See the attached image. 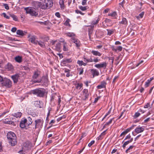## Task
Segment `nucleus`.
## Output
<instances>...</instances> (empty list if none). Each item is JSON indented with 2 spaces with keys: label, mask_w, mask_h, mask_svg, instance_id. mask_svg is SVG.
Masks as SVG:
<instances>
[{
  "label": "nucleus",
  "mask_w": 154,
  "mask_h": 154,
  "mask_svg": "<svg viewBox=\"0 0 154 154\" xmlns=\"http://www.w3.org/2000/svg\"><path fill=\"white\" fill-rule=\"evenodd\" d=\"M75 12L77 14H80L83 15L84 14V13L80 11L79 10H76L75 11Z\"/></svg>",
  "instance_id": "nucleus-57"
},
{
  "label": "nucleus",
  "mask_w": 154,
  "mask_h": 154,
  "mask_svg": "<svg viewBox=\"0 0 154 154\" xmlns=\"http://www.w3.org/2000/svg\"><path fill=\"white\" fill-rule=\"evenodd\" d=\"M34 105L35 106L39 107L40 108H41V107L40 105V101H35L33 102Z\"/></svg>",
  "instance_id": "nucleus-30"
},
{
  "label": "nucleus",
  "mask_w": 154,
  "mask_h": 154,
  "mask_svg": "<svg viewBox=\"0 0 154 154\" xmlns=\"http://www.w3.org/2000/svg\"><path fill=\"white\" fill-rule=\"evenodd\" d=\"M95 143V141L94 140H92L91 142L90 143H88V146L91 147L93 144Z\"/></svg>",
  "instance_id": "nucleus-56"
},
{
  "label": "nucleus",
  "mask_w": 154,
  "mask_h": 154,
  "mask_svg": "<svg viewBox=\"0 0 154 154\" xmlns=\"http://www.w3.org/2000/svg\"><path fill=\"white\" fill-rule=\"evenodd\" d=\"M26 118H22L20 122V126L21 128H24L26 126Z\"/></svg>",
  "instance_id": "nucleus-15"
},
{
  "label": "nucleus",
  "mask_w": 154,
  "mask_h": 154,
  "mask_svg": "<svg viewBox=\"0 0 154 154\" xmlns=\"http://www.w3.org/2000/svg\"><path fill=\"white\" fill-rule=\"evenodd\" d=\"M27 14H29L31 16L36 17L38 15V12L34 8L27 7L24 8Z\"/></svg>",
  "instance_id": "nucleus-4"
},
{
  "label": "nucleus",
  "mask_w": 154,
  "mask_h": 154,
  "mask_svg": "<svg viewBox=\"0 0 154 154\" xmlns=\"http://www.w3.org/2000/svg\"><path fill=\"white\" fill-rule=\"evenodd\" d=\"M144 129L142 127H137L135 130V131L137 134L141 133L143 131Z\"/></svg>",
  "instance_id": "nucleus-20"
},
{
  "label": "nucleus",
  "mask_w": 154,
  "mask_h": 154,
  "mask_svg": "<svg viewBox=\"0 0 154 154\" xmlns=\"http://www.w3.org/2000/svg\"><path fill=\"white\" fill-rule=\"evenodd\" d=\"M66 35L67 36L71 37V39L75 38V35L73 32H67L66 33Z\"/></svg>",
  "instance_id": "nucleus-23"
},
{
  "label": "nucleus",
  "mask_w": 154,
  "mask_h": 154,
  "mask_svg": "<svg viewBox=\"0 0 154 154\" xmlns=\"http://www.w3.org/2000/svg\"><path fill=\"white\" fill-rule=\"evenodd\" d=\"M25 32H23L22 30H18L17 31V35H21L22 36H23L25 35L24 33Z\"/></svg>",
  "instance_id": "nucleus-31"
},
{
  "label": "nucleus",
  "mask_w": 154,
  "mask_h": 154,
  "mask_svg": "<svg viewBox=\"0 0 154 154\" xmlns=\"http://www.w3.org/2000/svg\"><path fill=\"white\" fill-rule=\"evenodd\" d=\"M103 138V137L101 136L100 135L99 136L97 137V140H101Z\"/></svg>",
  "instance_id": "nucleus-62"
},
{
  "label": "nucleus",
  "mask_w": 154,
  "mask_h": 154,
  "mask_svg": "<svg viewBox=\"0 0 154 154\" xmlns=\"http://www.w3.org/2000/svg\"><path fill=\"white\" fill-rule=\"evenodd\" d=\"M144 12H141L138 16L136 17V18L138 19H139L140 18H142L143 17V16L144 15Z\"/></svg>",
  "instance_id": "nucleus-36"
},
{
  "label": "nucleus",
  "mask_w": 154,
  "mask_h": 154,
  "mask_svg": "<svg viewBox=\"0 0 154 154\" xmlns=\"http://www.w3.org/2000/svg\"><path fill=\"white\" fill-rule=\"evenodd\" d=\"M84 61V62H86V63H89L88 62L89 59L87 58L85 56L83 57Z\"/></svg>",
  "instance_id": "nucleus-61"
},
{
  "label": "nucleus",
  "mask_w": 154,
  "mask_h": 154,
  "mask_svg": "<svg viewBox=\"0 0 154 154\" xmlns=\"http://www.w3.org/2000/svg\"><path fill=\"white\" fill-rule=\"evenodd\" d=\"M64 0H60L59 2L60 5V7L63 9L64 8Z\"/></svg>",
  "instance_id": "nucleus-32"
},
{
  "label": "nucleus",
  "mask_w": 154,
  "mask_h": 154,
  "mask_svg": "<svg viewBox=\"0 0 154 154\" xmlns=\"http://www.w3.org/2000/svg\"><path fill=\"white\" fill-rule=\"evenodd\" d=\"M119 23L127 26L128 24V21L126 18L123 17L122 20L119 22Z\"/></svg>",
  "instance_id": "nucleus-16"
},
{
  "label": "nucleus",
  "mask_w": 154,
  "mask_h": 154,
  "mask_svg": "<svg viewBox=\"0 0 154 154\" xmlns=\"http://www.w3.org/2000/svg\"><path fill=\"white\" fill-rule=\"evenodd\" d=\"M134 146L133 145L130 146L128 149H127V150L125 151V152L127 153H128V152H130L129 151L133 148Z\"/></svg>",
  "instance_id": "nucleus-42"
},
{
  "label": "nucleus",
  "mask_w": 154,
  "mask_h": 154,
  "mask_svg": "<svg viewBox=\"0 0 154 154\" xmlns=\"http://www.w3.org/2000/svg\"><path fill=\"white\" fill-rule=\"evenodd\" d=\"M134 127V126H132L131 127L128 128H127L125 131H126V132L128 133V132L130 131L131 129H132Z\"/></svg>",
  "instance_id": "nucleus-51"
},
{
  "label": "nucleus",
  "mask_w": 154,
  "mask_h": 154,
  "mask_svg": "<svg viewBox=\"0 0 154 154\" xmlns=\"http://www.w3.org/2000/svg\"><path fill=\"white\" fill-rule=\"evenodd\" d=\"M107 31V35H111L113 34L114 32V29H106Z\"/></svg>",
  "instance_id": "nucleus-27"
},
{
  "label": "nucleus",
  "mask_w": 154,
  "mask_h": 154,
  "mask_svg": "<svg viewBox=\"0 0 154 154\" xmlns=\"http://www.w3.org/2000/svg\"><path fill=\"white\" fill-rule=\"evenodd\" d=\"M1 15H3L4 17L6 18L7 19H9L10 18V17L7 16L6 14L5 13H3L1 14Z\"/></svg>",
  "instance_id": "nucleus-48"
},
{
  "label": "nucleus",
  "mask_w": 154,
  "mask_h": 154,
  "mask_svg": "<svg viewBox=\"0 0 154 154\" xmlns=\"http://www.w3.org/2000/svg\"><path fill=\"white\" fill-rule=\"evenodd\" d=\"M26 125L28 126L31 125L32 123V119L30 117H27V118L26 119Z\"/></svg>",
  "instance_id": "nucleus-21"
},
{
  "label": "nucleus",
  "mask_w": 154,
  "mask_h": 154,
  "mask_svg": "<svg viewBox=\"0 0 154 154\" xmlns=\"http://www.w3.org/2000/svg\"><path fill=\"white\" fill-rule=\"evenodd\" d=\"M116 12H113L110 13L108 14V15L109 16H111L112 17H114V18L116 17Z\"/></svg>",
  "instance_id": "nucleus-38"
},
{
  "label": "nucleus",
  "mask_w": 154,
  "mask_h": 154,
  "mask_svg": "<svg viewBox=\"0 0 154 154\" xmlns=\"http://www.w3.org/2000/svg\"><path fill=\"white\" fill-rule=\"evenodd\" d=\"M83 61L82 60H78L77 62V63L80 66L82 65V63Z\"/></svg>",
  "instance_id": "nucleus-53"
},
{
  "label": "nucleus",
  "mask_w": 154,
  "mask_h": 154,
  "mask_svg": "<svg viewBox=\"0 0 154 154\" xmlns=\"http://www.w3.org/2000/svg\"><path fill=\"white\" fill-rule=\"evenodd\" d=\"M133 138H131L130 140L125 142L122 146V147L124 149H125L126 146L128 145L131 142L133 141Z\"/></svg>",
  "instance_id": "nucleus-19"
},
{
  "label": "nucleus",
  "mask_w": 154,
  "mask_h": 154,
  "mask_svg": "<svg viewBox=\"0 0 154 154\" xmlns=\"http://www.w3.org/2000/svg\"><path fill=\"white\" fill-rule=\"evenodd\" d=\"M35 128H42L43 123L44 121L42 119H37L35 121Z\"/></svg>",
  "instance_id": "nucleus-7"
},
{
  "label": "nucleus",
  "mask_w": 154,
  "mask_h": 154,
  "mask_svg": "<svg viewBox=\"0 0 154 154\" xmlns=\"http://www.w3.org/2000/svg\"><path fill=\"white\" fill-rule=\"evenodd\" d=\"M112 109V107H111L110 109H109V110L108 112L106 113V114L105 115V116H107L108 115H109Z\"/></svg>",
  "instance_id": "nucleus-58"
},
{
  "label": "nucleus",
  "mask_w": 154,
  "mask_h": 154,
  "mask_svg": "<svg viewBox=\"0 0 154 154\" xmlns=\"http://www.w3.org/2000/svg\"><path fill=\"white\" fill-rule=\"evenodd\" d=\"M91 82L88 81H85L84 82V83L85 85L87 87L88 86V84L89 83H91Z\"/></svg>",
  "instance_id": "nucleus-55"
},
{
  "label": "nucleus",
  "mask_w": 154,
  "mask_h": 154,
  "mask_svg": "<svg viewBox=\"0 0 154 154\" xmlns=\"http://www.w3.org/2000/svg\"><path fill=\"white\" fill-rule=\"evenodd\" d=\"M15 60L17 63H20L22 61V57L20 56H18L15 57Z\"/></svg>",
  "instance_id": "nucleus-22"
},
{
  "label": "nucleus",
  "mask_w": 154,
  "mask_h": 154,
  "mask_svg": "<svg viewBox=\"0 0 154 154\" xmlns=\"http://www.w3.org/2000/svg\"><path fill=\"white\" fill-rule=\"evenodd\" d=\"M11 78L13 80L14 83H17L18 80L20 79V75L19 74H16L11 76Z\"/></svg>",
  "instance_id": "nucleus-10"
},
{
  "label": "nucleus",
  "mask_w": 154,
  "mask_h": 154,
  "mask_svg": "<svg viewBox=\"0 0 154 154\" xmlns=\"http://www.w3.org/2000/svg\"><path fill=\"white\" fill-rule=\"evenodd\" d=\"M70 40L75 44V46L78 48L80 46L81 43L80 41L78 39L76 38H72L70 39Z\"/></svg>",
  "instance_id": "nucleus-11"
},
{
  "label": "nucleus",
  "mask_w": 154,
  "mask_h": 154,
  "mask_svg": "<svg viewBox=\"0 0 154 154\" xmlns=\"http://www.w3.org/2000/svg\"><path fill=\"white\" fill-rule=\"evenodd\" d=\"M100 19L98 18L97 19H95L92 22L91 24L92 25H94L98 23L99 21L100 20Z\"/></svg>",
  "instance_id": "nucleus-29"
},
{
  "label": "nucleus",
  "mask_w": 154,
  "mask_h": 154,
  "mask_svg": "<svg viewBox=\"0 0 154 154\" xmlns=\"http://www.w3.org/2000/svg\"><path fill=\"white\" fill-rule=\"evenodd\" d=\"M44 1L40 4L41 8L46 9L50 8L53 5L52 0H43Z\"/></svg>",
  "instance_id": "nucleus-3"
},
{
  "label": "nucleus",
  "mask_w": 154,
  "mask_h": 154,
  "mask_svg": "<svg viewBox=\"0 0 154 154\" xmlns=\"http://www.w3.org/2000/svg\"><path fill=\"white\" fill-rule=\"evenodd\" d=\"M83 86L82 83H78L76 86L75 88L78 90H80Z\"/></svg>",
  "instance_id": "nucleus-34"
},
{
  "label": "nucleus",
  "mask_w": 154,
  "mask_h": 154,
  "mask_svg": "<svg viewBox=\"0 0 154 154\" xmlns=\"http://www.w3.org/2000/svg\"><path fill=\"white\" fill-rule=\"evenodd\" d=\"M93 30V28L92 27H91L90 29H88V35H89V37H90V36Z\"/></svg>",
  "instance_id": "nucleus-43"
},
{
  "label": "nucleus",
  "mask_w": 154,
  "mask_h": 154,
  "mask_svg": "<svg viewBox=\"0 0 154 154\" xmlns=\"http://www.w3.org/2000/svg\"><path fill=\"white\" fill-rule=\"evenodd\" d=\"M91 53L94 56H100L101 55V54L99 52L94 50H92L91 51Z\"/></svg>",
  "instance_id": "nucleus-26"
},
{
  "label": "nucleus",
  "mask_w": 154,
  "mask_h": 154,
  "mask_svg": "<svg viewBox=\"0 0 154 154\" xmlns=\"http://www.w3.org/2000/svg\"><path fill=\"white\" fill-rule=\"evenodd\" d=\"M38 44L42 48L45 47V45L44 43L43 42H42L41 41H37V44Z\"/></svg>",
  "instance_id": "nucleus-28"
},
{
  "label": "nucleus",
  "mask_w": 154,
  "mask_h": 154,
  "mask_svg": "<svg viewBox=\"0 0 154 154\" xmlns=\"http://www.w3.org/2000/svg\"><path fill=\"white\" fill-rule=\"evenodd\" d=\"M70 20L69 19H67L64 23V24L65 25L68 26H70V25L69 23L70 22Z\"/></svg>",
  "instance_id": "nucleus-41"
},
{
  "label": "nucleus",
  "mask_w": 154,
  "mask_h": 154,
  "mask_svg": "<svg viewBox=\"0 0 154 154\" xmlns=\"http://www.w3.org/2000/svg\"><path fill=\"white\" fill-rule=\"evenodd\" d=\"M98 57H96L95 58H94L93 60V61L95 63L98 62L99 60H100L98 59Z\"/></svg>",
  "instance_id": "nucleus-64"
},
{
  "label": "nucleus",
  "mask_w": 154,
  "mask_h": 154,
  "mask_svg": "<svg viewBox=\"0 0 154 154\" xmlns=\"http://www.w3.org/2000/svg\"><path fill=\"white\" fill-rule=\"evenodd\" d=\"M87 0H82V4L83 5H85L87 4Z\"/></svg>",
  "instance_id": "nucleus-60"
},
{
  "label": "nucleus",
  "mask_w": 154,
  "mask_h": 154,
  "mask_svg": "<svg viewBox=\"0 0 154 154\" xmlns=\"http://www.w3.org/2000/svg\"><path fill=\"white\" fill-rule=\"evenodd\" d=\"M106 83L104 81H103L101 83V84L100 85H98L97 86L98 89H101L102 88H105Z\"/></svg>",
  "instance_id": "nucleus-18"
},
{
  "label": "nucleus",
  "mask_w": 154,
  "mask_h": 154,
  "mask_svg": "<svg viewBox=\"0 0 154 154\" xmlns=\"http://www.w3.org/2000/svg\"><path fill=\"white\" fill-rule=\"evenodd\" d=\"M150 83V81H149V80H147V81L146 82L145 84V86L146 88H147L148 87Z\"/></svg>",
  "instance_id": "nucleus-45"
},
{
  "label": "nucleus",
  "mask_w": 154,
  "mask_h": 154,
  "mask_svg": "<svg viewBox=\"0 0 154 154\" xmlns=\"http://www.w3.org/2000/svg\"><path fill=\"white\" fill-rule=\"evenodd\" d=\"M31 93L38 97H43L45 95H47L48 92L43 88H37L32 90Z\"/></svg>",
  "instance_id": "nucleus-1"
},
{
  "label": "nucleus",
  "mask_w": 154,
  "mask_h": 154,
  "mask_svg": "<svg viewBox=\"0 0 154 154\" xmlns=\"http://www.w3.org/2000/svg\"><path fill=\"white\" fill-rule=\"evenodd\" d=\"M140 113L138 112H136L135 114L134 117L135 118H137V117H138V116H140Z\"/></svg>",
  "instance_id": "nucleus-59"
},
{
  "label": "nucleus",
  "mask_w": 154,
  "mask_h": 154,
  "mask_svg": "<svg viewBox=\"0 0 154 154\" xmlns=\"http://www.w3.org/2000/svg\"><path fill=\"white\" fill-rule=\"evenodd\" d=\"M91 71L92 72V74L93 75H98L99 74V72L96 69H92Z\"/></svg>",
  "instance_id": "nucleus-37"
},
{
  "label": "nucleus",
  "mask_w": 154,
  "mask_h": 154,
  "mask_svg": "<svg viewBox=\"0 0 154 154\" xmlns=\"http://www.w3.org/2000/svg\"><path fill=\"white\" fill-rule=\"evenodd\" d=\"M41 74V72L38 70L35 71L33 75L32 76V78L34 79V80L38 78Z\"/></svg>",
  "instance_id": "nucleus-14"
},
{
  "label": "nucleus",
  "mask_w": 154,
  "mask_h": 154,
  "mask_svg": "<svg viewBox=\"0 0 154 154\" xmlns=\"http://www.w3.org/2000/svg\"><path fill=\"white\" fill-rule=\"evenodd\" d=\"M122 49V47L121 46H119L117 47V51H121Z\"/></svg>",
  "instance_id": "nucleus-54"
},
{
  "label": "nucleus",
  "mask_w": 154,
  "mask_h": 154,
  "mask_svg": "<svg viewBox=\"0 0 154 154\" xmlns=\"http://www.w3.org/2000/svg\"><path fill=\"white\" fill-rule=\"evenodd\" d=\"M10 16L13 18V20L15 21H18L17 17L15 15L12 14L10 15Z\"/></svg>",
  "instance_id": "nucleus-40"
},
{
  "label": "nucleus",
  "mask_w": 154,
  "mask_h": 154,
  "mask_svg": "<svg viewBox=\"0 0 154 154\" xmlns=\"http://www.w3.org/2000/svg\"><path fill=\"white\" fill-rule=\"evenodd\" d=\"M3 6H4L6 9L8 10L9 9V8L8 4H3Z\"/></svg>",
  "instance_id": "nucleus-49"
},
{
  "label": "nucleus",
  "mask_w": 154,
  "mask_h": 154,
  "mask_svg": "<svg viewBox=\"0 0 154 154\" xmlns=\"http://www.w3.org/2000/svg\"><path fill=\"white\" fill-rule=\"evenodd\" d=\"M7 67L9 70H11L13 69V66L11 64H8Z\"/></svg>",
  "instance_id": "nucleus-52"
},
{
  "label": "nucleus",
  "mask_w": 154,
  "mask_h": 154,
  "mask_svg": "<svg viewBox=\"0 0 154 154\" xmlns=\"http://www.w3.org/2000/svg\"><path fill=\"white\" fill-rule=\"evenodd\" d=\"M114 119V118H112L111 119L109 122H106L104 125V126L103 127V128L105 127L106 126L109 125L111 124L112 123L113 120Z\"/></svg>",
  "instance_id": "nucleus-35"
},
{
  "label": "nucleus",
  "mask_w": 154,
  "mask_h": 154,
  "mask_svg": "<svg viewBox=\"0 0 154 154\" xmlns=\"http://www.w3.org/2000/svg\"><path fill=\"white\" fill-rule=\"evenodd\" d=\"M83 93V98L84 100H86L88 98L89 92L87 89H85L82 91Z\"/></svg>",
  "instance_id": "nucleus-9"
},
{
  "label": "nucleus",
  "mask_w": 154,
  "mask_h": 154,
  "mask_svg": "<svg viewBox=\"0 0 154 154\" xmlns=\"http://www.w3.org/2000/svg\"><path fill=\"white\" fill-rule=\"evenodd\" d=\"M131 136L130 134H128V135H127L125 137V139H124V140L123 142H122V143H123L124 141L125 140H126L128 139H129L131 138Z\"/></svg>",
  "instance_id": "nucleus-50"
},
{
  "label": "nucleus",
  "mask_w": 154,
  "mask_h": 154,
  "mask_svg": "<svg viewBox=\"0 0 154 154\" xmlns=\"http://www.w3.org/2000/svg\"><path fill=\"white\" fill-rule=\"evenodd\" d=\"M22 115V113L20 112H17L16 113H13L12 115L16 118H20L21 117Z\"/></svg>",
  "instance_id": "nucleus-24"
},
{
  "label": "nucleus",
  "mask_w": 154,
  "mask_h": 154,
  "mask_svg": "<svg viewBox=\"0 0 154 154\" xmlns=\"http://www.w3.org/2000/svg\"><path fill=\"white\" fill-rule=\"evenodd\" d=\"M127 133L126 132V131H123L120 134V137L122 136L123 135L124 136L125 134H126Z\"/></svg>",
  "instance_id": "nucleus-63"
},
{
  "label": "nucleus",
  "mask_w": 154,
  "mask_h": 154,
  "mask_svg": "<svg viewBox=\"0 0 154 154\" xmlns=\"http://www.w3.org/2000/svg\"><path fill=\"white\" fill-rule=\"evenodd\" d=\"M144 62V61L143 60H141L137 64L136 66L135 67H133V68H132L131 69L134 68L136 67H137L138 66H139L140 65H141Z\"/></svg>",
  "instance_id": "nucleus-46"
},
{
  "label": "nucleus",
  "mask_w": 154,
  "mask_h": 154,
  "mask_svg": "<svg viewBox=\"0 0 154 154\" xmlns=\"http://www.w3.org/2000/svg\"><path fill=\"white\" fill-rule=\"evenodd\" d=\"M7 138L9 143L14 146L17 143L16 136L14 133L10 131L7 134Z\"/></svg>",
  "instance_id": "nucleus-2"
},
{
  "label": "nucleus",
  "mask_w": 154,
  "mask_h": 154,
  "mask_svg": "<svg viewBox=\"0 0 154 154\" xmlns=\"http://www.w3.org/2000/svg\"><path fill=\"white\" fill-rule=\"evenodd\" d=\"M79 8L82 11H85L88 8V6H79Z\"/></svg>",
  "instance_id": "nucleus-39"
},
{
  "label": "nucleus",
  "mask_w": 154,
  "mask_h": 154,
  "mask_svg": "<svg viewBox=\"0 0 154 154\" xmlns=\"http://www.w3.org/2000/svg\"><path fill=\"white\" fill-rule=\"evenodd\" d=\"M52 45H54L53 48L54 50L58 51L61 50L60 44L59 42H57V41H55L53 42Z\"/></svg>",
  "instance_id": "nucleus-8"
},
{
  "label": "nucleus",
  "mask_w": 154,
  "mask_h": 154,
  "mask_svg": "<svg viewBox=\"0 0 154 154\" xmlns=\"http://www.w3.org/2000/svg\"><path fill=\"white\" fill-rule=\"evenodd\" d=\"M35 39V36H32L29 38V41L31 42V43L35 45H37L38 41L36 40Z\"/></svg>",
  "instance_id": "nucleus-17"
},
{
  "label": "nucleus",
  "mask_w": 154,
  "mask_h": 154,
  "mask_svg": "<svg viewBox=\"0 0 154 154\" xmlns=\"http://www.w3.org/2000/svg\"><path fill=\"white\" fill-rule=\"evenodd\" d=\"M63 50L64 51H68V45L67 43H65L63 44Z\"/></svg>",
  "instance_id": "nucleus-25"
},
{
  "label": "nucleus",
  "mask_w": 154,
  "mask_h": 154,
  "mask_svg": "<svg viewBox=\"0 0 154 154\" xmlns=\"http://www.w3.org/2000/svg\"><path fill=\"white\" fill-rule=\"evenodd\" d=\"M72 59L71 58L66 59L63 60V62L64 63H69L72 62Z\"/></svg>",
  "instance_id": "nucleus-33"
},
{
  "label": "nucleus",
  "mask_w": 154,
  "mask_h": 154,
  "mask_svg": "<svg viewBox=\"0 0 154 154\" xmlns=\"http://www.w3.org/2000/svg\"><path fill=\"white\" fill-rule=\"evenodd\" d=\"M107 64V63L106 62H104L102 63L96 64L94 66L98 69L103 68L105 69L106 68Z\"/></svg>",
  "instance_id": "nucleus-12"
},
{
  "label": "nucleus",
  "mask_w": 154,
  "mask_h": 154,
  "mask_svg": "<svg viewBox=\"0 0 154 154\" xmlns=\"http://www.w3.org/2000/svg\"><path fill=\"white\" fill-rule=\"evenodd\" d=\"M2 82V84L3 86H5L6 88H8L11 87L12 82L10 79L7 78L3 79Z\"/></svg>",
  "instance_id": "nucleus-5"
},
{
  "label": "nucleus",
  "mask_w": 154,
  "mask_h": 154,
  "mask_svg": "<svg viewBox=\"0 0 154 154\" xmlns=\"http://www.w3.org/2000/svg\"><path fill=\"white\" fill-rule=\"evenodd\" d=\"M34 83H42L43 84H47L48 82V79L47 76H43L41 78L36 80L33 81Z\"/></svg>",
  "instance_id": "nucleus-6"
},
{
  "label": "nucleus",
  "mask_w": 154,
  "mask_h": 154,
  "mask_svg": "<svg viewBox=\"0 0 154 154\" xmlns=\"http://www.w3.org/2000/svg\"><path fill=\"white\" fill-rule=\"evenodd\" d=\"M56 96L57 95L55 93L52 94L51 95V101H54V99L56 98Z\"/></svg>",
  "instance_id": "nucleus-44"
},
{
  "label": "nucleus",
  "mask_w": 154,
  "mask_h": 154,
  "mask_svg": "<svg viewBox=\"0 0 154 154\" xmlns=\"http://www.w3.org/2000/svg\"><path fill=\"white\" fill-rule=\"evenodd\" d=\"M66 118V116L65 115H63L62 116H61L57 119V121L58 122L60 121L61 119H65Z\"/></svg>",
  "instance_id": "nucleus-47"
},
{
  "label": "nucleus",
  "mask_w": 154,
  "mask_h": 154,
  "mask_svg": "<svg viewBox=\"0 0 154 154\" xmlns=\"http://www.w3.org/2000/svg\"><path fill=\"white\" fill-rule=\"evenodd\" d=\"M13 119V118H11L9 119L6 118L3 120V122L5 124H8L10 125H13L14 123L12 121Z\"/></svg>",
  "instance_id": "nucleus-13"
}]
</instances>
